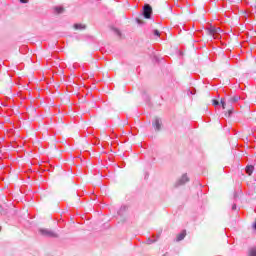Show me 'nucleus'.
<instances>
[{"label":"nucleus","instance_id":"2eb2a0df","mask_svg":"<svg viewBox=\"0 0 256 256\" xmlns=\"http://www.w3.org/2000/svg\"><path fill=\"white\" fill-rule=\"evenodd\" d=\"M48 195H49V194H48L47 192H44V193L42 194V198H43V199H47Z\"/></svg>","mask_w":256,"mask_h":256},{"label":"nucleus","instance_id":"aec40b11","mask_svg":"<svg viewBox=\"0 0 256 256\" xmlns=\"http://www.w3.org/2000/svg\"><path fill=\"white\" fill-rule=\"evenodd\" d=\"M138 23L141 24V20L138 19Z\"/></svg>","mask_w":256,"mask_h":256},{"label":"nucleus","instance_id":"4468645a","mask_svg":"<svg viewBox=\"0 0 256 256\" xmlns=\"http://www.w3.org/2000/svg\"><path fill=\"white\" fill-rule=\"evenodd\" d=\"M62 99L65 103H69V97L63 96Z\"/></svg>","mask_w":256,"mask_h":256},{"label":"nucleus","instance_id":"412c9836","mask_svg":"<svg viewBox=\"0 0 256 256\" xmlns=\"http://www.w3.org/2000/svg\"><path fill=\"white\" fill-rule=\"evenodd\" d=\"M0 231H1V226H0Z\"/></svg>","mask_w":256,"mask_h":256},{"label":"nucleus","instance_id":"f3484780","mask_svg":"<svg viewBox=\"0 0 256 256\" xmlns=\"http://www.w3.org/2000/svg\"><path fill=\"white\" fill-rule=\"evenodd\" d=\"M20 3H29V0H20Z\"/></svg>","mask_w":256,"mask_h":256},{"label":"nucleus","instance_id":"1a4fd4ad","mask_svg":"<svg viewBox=\"0 0 256 256\" xmlns=\"http://www.w3.org/2000/svg\"><path fill=\"white\" fill-rule=\"evenodd\" d=\"M253 171H255V167L254 166H248L246 167V173L248 175H253Z\"/></svg>","mask_w":256,"mask_h":256},{"label":"nucleus","instance_id":"9b49d317","mask_svg":"<svg viewBox=\"0 0 256 256\" xmlns=\"http://www.w3.org/2000/svg\"><path fill=\"white\" fill-rule=\"evenodd\" d=\"M74 29H76V30H83V29H85V25H83V24H75L74 25Z\"/></svg>","mask_w":256,"mask_h":256},{"label":"nucleus","instance_id":"6ab92c4d","mask_svg":"<svg viewBox=\"0 0 256 256\" xmlns=\"http://www.w3.org/2000/svg\"><path fill=\"white\" fill-rule=\"evenodd\" d=\"M0 213H3V207L0 205Z\"/></svg>","mask_w":256,"mask_h":256},{"label":"nucleus","instance_id":"20e7f679","mask_svg":"<svg viewBox=\"0 0 256 256\" xmlns=\"http://www.w3.org/2000/svg\"><path fill=\"white\" fill-rule=\"evenodd\" d=\"M39 232L40 235H43L44 237H57V233L48 229H40Z\"/></svg>","mask_w":256,"mask_h":256},{"label":"nucleus","instance_id":"423d86ee","mask_svg":"<svg viewBox=\"0 0 256 256\" xmlns=\"http://www.w3.org/2000/svg\"><path fill=\"white\" fill-rule=\"evenodd\" d=\"M185 237H187V231L183 230L181 233H179L176 236V241H183L185 239Z\"/></svg>","mask_w":256,"mask_h":256},{"label":"nucleus","instance_id":"a211bd4d","mask_svg":"<svg viewBox=\"0 0 256 256\" xmlns=\"http://www.w3.org/2000/svg\"><path fill=\"white\" fill-rule=\"evenodd\" d=\"M213 105H219V101L214 100V101H213Z\"/></svg>","mask_w":256,"mask_h":256},{"label":"nucleus","instance_id":"f257e3e1","mask_svg":"<svg viewBox=\"0 0 256 256\" xmlns=\"http://www.w3.org/2000/svg\"><path fill=\"white\" fill-rule=\"evenodd\" d=\"M239 99H241V96H232L228 98L227 103L225 102V100L221 99L220 103L222 105L223 109H227V111L225 112V117H231V115H233V103H237V101H239Z\"/></svg>","mask_w":256,"mask_h":256},{"label":"nucleus","instance_id":"7ed1b4c3","mask_svg":"<svg viewBox=\"0 0 256 256\" xmlns=\"http://www.w3.org/2000/svg\"><path fill=\"white\" fill-rule=\"evenodd\" d=\"M151 13H153V8H151V5L146 4L144 6V11H143V15L145 19H151Z\"/></svg>","mask_w":256,"mask_h":256},{"label":"nucleus","instance_id":"6e6552de","mask_svg":"<svg viewBox=\"0 0 256 256\" xmlns=\"http://www.w3.org/2000/svg\"><path fill=\"white\" fill-rule=\"evenodd\" d=\"M185 183H189V177H187L186 174H184L179 180V185H185Z\"/></svg>","mask_w":256,"mask_h":256},{"label":"nucleus","instance_id":"dca6fc26","mask_svg":"<svg viewBox=\"0 0 256 256\" xmlns=\"http://www.w3.org/2000/svg\"><path fill=\"white\" fill-rule=\"evenodd\" d=\"M232 209H233V211H236V210H237V205L234 204V205L232 206Z\"/></svg>","mask_w":256,"mask_h":256},{"label":"nucleus","instance_id":"39448f33","mask_svg":"<svg viewBox=\"0 0 256 256\" xmlns=\"http://www.w3.org/2000/svg\"><path fill=\"white\" fill-rule=\"evenodd\" d=\"M3 89L6 90V93L9 94L11 91V88L13 87V81L11 78H8L7 82L2 85Z\"/></svg>","mask_w":256,"mask_h":256},{"label":"nucleus","instance_id":"ddd939ff","mask_svg":"<svg viewBox=\"0 0 256 256\" xmlns=\"http://www.w3.org/2000/svg\"><path fill=\"white\" fill-rule=\"evenodd\" d=\"M154 36L161 37V32H159V30H154Z\"/></svg>","mask_w":256,"mask_h":256},{"label":"nucleus","instance_id":"9d476101","mask_svg":"<svg viewBox=\"0 0 256 256\" xmlns=\"http://www.w3.org/2000/svg\"><path fill=\"white\" fill-rule=\"evenodd\" d=\"M248 256H256V247H252L248 250Z\"/></svg>","mask_w":256,"mask_h":256},{"label":"nucleus","instance_id":"f8f14e48","mask_svg":"<svg viewBox=\"0 0 256 256\" xmlns=\"http://www.w3.org/2000/svg\"><path fill=\"white\" fill-rule=\"evenodd\" d=\"M55 11H56V13H63V11H65V8H63V7H56Z\"/></svg>","mask_w":256,"mask_h":256},{"label":"nucleus","instance_id":"0eeeda50","mask_svg":"<svg viewBox=\"0 0 256 256\" xmlns=\"http://www.w3.org/2000/svg\"><path fill=\"white\" fill-rule=\"evenodd\" d=\"M152 125L157 131H161V121L159 120V118H156Z\"/></svg>","mask_w":256,"mask_h":256},{"label":"nucleus","instance_id":"f03ea898","mask_svg":"<svg viewBox=\"0 0 256 256\" xmlns=\"http://www.w3.org/2000/svg\"><path fill=\"white\" fill-rule=\"evenodd\" d=\"M207 33L213 39H218L219 38V34L221 33V28H217L215 26H210V28L207 29Z\"/></svg>","mask_w":256,"mask_h":256}]
</instances>
